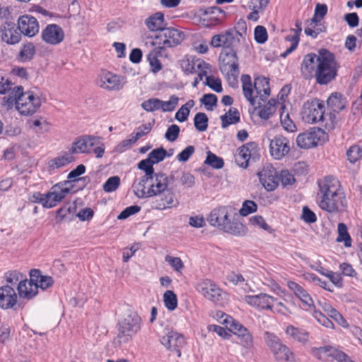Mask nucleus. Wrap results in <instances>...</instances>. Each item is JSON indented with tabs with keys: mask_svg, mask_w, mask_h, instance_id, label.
<instances>
[{
	"mask_svg": "<svg viewBox=\"0 0 362 362\" xmlns=\"http://www.w3.org/2000/svg\"><path fill=\"white\" fill-rule=\"evenodd\" d=\"M1 40L7 44L13 45L18 43L21 38V33L14 23H5L1 30Z\"/></svg>",
	"mask_w": 362,
	"mask_h": 362,
	"instance_id": "nucleus-26",
	"label": "nucleus"
},
{
	"mask_svg": "<svg viewBox=\"0 0 362 362\" xmlns=\"http://www.w3.org/2000/svg\"><path fill=\"white\" fill-rule=\"evenodd\" d=\"M35 46L32 43L25 45L20 52L21 57L24 60H30L35 54Z\"/></svg>",
	"mask_w": 362,
	"mask_h": 362,
	"instance_id": "nucleus-64",
	"label": "nucleus"
},
{
	"mask_svg": "<svg viewBox=\"0 0 362 362\" xmlns=\"http://www.w3.org/2000/svg\"><path fill=\"white\" fill-rule=\"evenodd\" d=\"M223 322L229 327L230 331L237 336L241 346L247 349L253 346V337L245 327L228 316L224 319Z\"/></svg>",
	"mask_w": 362,
	"mask_h": 362,
	"instance_id": "nucleus-13",
	"label": "nucleus"
},
{
	"mask_svg": "<svg viewBox=\"0 0 362 362\" xmlns=\"http://www.w3.org/2000/svg\"><path fill=\"white\" fill-rule=\"evenodd\" d=\"M70 182L66 181L56 184L45 194L43 206L52 208L59 203L69 193L70 187L68 186Z\"/></svg>",
	"mask_w": 362,
	"mask_h": 362,
	"instance_id": "nucleus-14",
	"label": "nucleus"
},
{
	"mask_svg": "<svg viewBox=\"0 0 362 362\" xmlns=\"http://www.w3.org/2000/svg\"><path fill=\"white\" fill-rule=\"evenodd\" d=\"M42 39L46 43L51 45H57L61 43L64 38L63 29L57 24H49L42 31Z\"/></svg>",
	"mask_w": 362,
	"mask_h": 362,
	"instance_id": "nucleus-23",
	"label": "nucleus"
},
{
	"mask_svg": "<svg viewBox=\"0 0 362 362\" xmlns=\"http://www.w3.org/2000/svg\"><path fill=\"white\" fill-rule=\"evenodd\" d=\"M254 88L257 98L259 97L262 100H264L270 95L269 79L265 77H257L254 81Z\"/></svg>",
	"mask_w": 362,
	"mask_h": 362,
	"instance_id": "nucleus-31",
	"label": "nucleus"
},
{
	"mask_svg": "<svg viewBox=\"0 0 362 362\" xmlns=\"http://www.w3.org/2000/svg\"><path fill=\"white\" fill-rule=\"evenodd\" d=\"M148 60L151 65V71L154 74L158 73L161 69L162 65L157 58V52L153 50L148 54Z\"/></svg>",
	"mask_w": 362,
	"mask_h": 362,
	"instance_id": "nucleus-56",
	"label": "nucleus"
},
{
	"mask_svg": "<svg viewBox=\"0 0 362 362\" xmlns=\"http://www.w3.org/2000/svg\"><path fill=\"white\" fill-rule=\"evenodd\" d=\"M325 135V132L320 128H310L300 133L296 137V144L300 148H310L317 146L319 141Z\"/></svg>",
	"mask_w": 362,
	"mask_h": 362,
	"instance_id": "nucleus-16",
	"label": "nucleus"
},
{
	"mask_svg": "<svg viewBox=\"0 0 362 362\" xmlns=\"http://www.w3.org/2000/svg\"><path fill=\"white\" fill-rule=\"evenodd\" d=\"M339 67L340 65L333 53L326 49H320L314 74L317 83L327 85L334 80Z\"/></svg>",
	"mask_w": 362,
	"mask_h": 362,
	"instance_id": "nucleus-4",
	"label": "nucleus"
},
{
	"mask_svg": "<svg viewBox=\"0 0 362 362\" xmlns=\"http://www.w3.org/2000/svg\"><path fill=\"white\" fill-rule=\"evenodd\" d=\"M286 333L294 340L301 343H305L308 340V333L306 331L293 325H288L286 327Z\"/></svg>",
	"mask_w": 362,
	"mask_h": 362,
	"instance_id": "nucleus-39",
	"label": "nucleus"
},
{
	"mask_svg": "<svg viewBox=\"0 0 362 362\" xmlns=\"http://www.w3.org/2000/svg\"><path fill=\"white\" fill-rule=\"evenodd\" d=\"M259 179L264 187L269 192L274 190L279 185L277 172L272 165H267L258 173Z\"/></svg>",
	"mask_w": 362,
	"mask_h": 362,
	"instance_id": "nucleus-22",
	"label": "nucleus"
},
{
	"mask_svg": "<svg viewBox=\"0 0 362 362\" xmlns=\"http://www.w3.org/2000/svg\"><path fill=\"white\" fill-rule=\"evenodd\" d=\"M334 346H325L320 347H313L310 349L311 354L322 361H329L332 358Z\"/></svg>",
	"mask_w": 362,
	"mask_h": 362,
	"instance_id": "nucleus-37",
	"label": "nucleus"
},
{
	"mask_svg": "<svg viewBox=\"0 0 362 362\" xmlns=\"http://www.w3.org/2000/svg\"><path fill=\"white\" fill-rule=\"evenodd\" d=\"M160 100L151 98L142 103L141 107L147 112H153L159 110Z\"/></svg>",
	"mask_w": 362,
	"mask_h": 362,
	"instance_id": "nucleus-62",
	"label": "nucleus"
},
{
	"mask_svg": "<svg viewBox=\"0 0 362 362\" xmlns=\"http://www.w3.org/2000/svg\"><path fill=\"white\" fill-rule=\"evenodd\" d=\"M98 85L108 90H119L122 88L120 76L106 70H102L97 79Z\"/></svg>",
	"mask_w": 362,
	"mask_h": 362,
	"instance_id": "nucleus-21",
	"label": "nucleus"
},
{
	"mask_svg": "<svg viewBox=\"0 0 362 362\" xmlns=\"http://www.w3.org/2000/svg\"><path fill=\"white\" fill-rule=\"evenodd\" d=\"M221 127L226 128L229 125L240 122V113L235 107H230L223 115L221 116Z\"/></svg>",
	"mask_w": 362,
	"mask_h": 362,
	"instance_id": "nucleus-38",
	"label": "nucleus"
},
{
	"mask_svg": "<svg viewBox=\"0 0 362 362\" xmlns=\"http://www.w3.org/2000/svg\"><path fill=\"white\" fill-rule=\"evenodd\" d=\"M317 64V55L315 53H309L305 55L301 63L300 71L303 77L310 79L314 76Z\"/></svg>",
	"mask_w": 362,
	"mask_h": 362,
	"instance_id": "nucleus-28",
	"label": "nucleus"
},
{
	"mask_svg": "<svg viewBox=\"0 0 362 362\" xmlns=\"http://www.w3.org/2000/svg\"><path fill=\"white\" fill-rule=\"evenodd\" d=\"M169 179H174V176L168 177L163 173H155L147 179L136 180L132 188L135 195L139 198L153 197L168 189Z\"/></svg>",
	"mask_w": 362,
	"mask_h": 362,
	"instance_id": "nucleus-3",
	"label": "nucleus"
},
{
	"mask_svg": "<svg viewBox=\"0 0 362 362\" xmlns=\"http://www.w3.org/2000/svg\"><path fill=\"white\" fill-rule=\"evenodd\" d=\"M175 187L166 189L165 191L155 194L153 196L155 198L151 202V208L155 210L163 211L177 207L179 202L172 191Z\"/></svg>",
	"mask_w": 362,
	"mask_h": 362,
	"instance_id": "nucleus-15",
	"label": "nucleus"
},
{
	"mask_svg": "<svg viewBox=\"0 0 362 362\" xmlns=\"http://www.w3.org/2000/svg\"><path fill=\"white\" fill-rule=\"evenodd\" d=\"M288 287L293 291L295 295L301 300L305 310H314V309H315L311 296L301 286L294 281H288Z\"/></svg>",
	"mask_w": 362,
	"mask_h": 362,
	"instance_id": "nucleus-27",
	"label": "nucleus"
},
{
	"mask_svg": "<svg viewBox=\"0 0 362 362\" xmlns=\"http://www.w3.org/2000/svg\"><path fill=\"white\" fill-rule=\"evenodd\" d=\"M194 105V101L193 100H189L185 104L182 105L178 111L176 112L175 118L180 122H185L189 115L190 109Z\"/></svg>",
	"mask_w": 362,
	"mask_h": 362,
	"instance_id": "nucleus-43",
	"label": "nucleus"
},
{
	"mask_svg": "<svg viewBox=\"0 0 362 362\" xmlns=\"http://www.w3.org/2000/svg\"><path fill=\"white\" fill-rule=\"evenodd\" d=\"M28 124L30 129L37 134H41L49 131V123L45 119L31 120Z\"/></svg>",
	"mask_w": 362,
	"mask_h": 362,
	"instance_id": "nucleus-42",
	"label": "nucleus"
},
{
	"mask_svg": "<svg viewBox=\"0 0 362 362\" xmlns=\"http://www.w3.org/2000/svg\"><path fill=\"white\" fill-rule=\"evenodd\" d=\"M244 300L250 305L262 310H271L274 303L276 301L275 298L265 293L245 296Z\"/></svg>",
	"mask_w": 362,
	"mask_h": 362,
	"instance_id": "nucleus-25",
	"label": "nucleus"
},
{
	"mask_svg": "<svg viewBox=\"0 0 362 362\" xmlns=\"http://www.w3.org/2000/svg\"><path fill=\"white\" fill-rule=\"evenodd\" d=\"M257 206L255 202L247 200L243 202V206L240 210V214L243 216H247L249 214L256 211Z\"/></svg>",
	"mask_w": 362,
	"mask_h": 362,
	"instance_id": "nucleus-63",
	"label": "nucleus"
},
{
	"mask_svg": "<svg viewBox=\"0 0 362 362\" xmlns=\"http://www.w3.org/2000/svg\"><path fill=\"white\" fill-rule=\"evenodd\" d=\"M338 237L337 238V242H344L345 247H350L351 245V239L348 233L346 226L340 223L338 224Z\"/></svg>",
	"mask_w": 362,
	"mask_h": 362,
	"instance_id": "nucleus-45",
	"label": "nucleus"
},
{
	"mask_svg": "<svg viewBox=\"0 0 362 362\" xmlns=\"http://www.w3.org/2000/svg\"><path fill=\"white\" fill-rule=\"evenodd\" d=\"M264 339L266 344L271 351L282 344L280 339L276 334L269 332H264Z\"/></svg>",
	"mask_w": 362,
	"mask_h": 362,
	"instance_id": "nucleus-51",
	"label": "nucleus"
},
{
	"mask_svg": "<svg viewBox=\"0 0 362 362\" xmlns=\"http://www.w3.org/2000/svg\"><path fill=\"white\" fill-rule=\"evenodd\" d=\"M254 35L255 41L259 44H263L267 40V32L262 25H258L255 28Z\"/></svg>",
	"mask_w": 362,
	"mask_h": 362,
	"instance_id": "nucleus-61",
	"label": "nucleus"
},
{
	"mask_svg": "<svg viewBox=\"0 0 362 362\" xmlns=\"http://www.w3.org/2000/svg\"><path fill=\"white\" fill-rule=\"evenodd\" d=\"M348 160L354 163L362 157V147L358 145L351 146L346 151Z\"/></svg>",
	"mask_w": 362,
	"mask_h": 362,
	"instance_id": "nucleus-50",
	"label": "nucleus"
},
{
	"mask_svg": "<svg viewBox=\"0 0 362 362\" xmlns=\"http://www.w3.org/2000/svg\"><path fill=\"white\" fill-rule=\"evenodd\" d=\"M313 315L317 322L324 327L331 329L334 328L333 322L320 311L314 309Z\"/></svg>",
	"mask_w": 362,
	"mask_h": 362,
	"instance_id": "nucleus-58",
	"label": "nucleus"
},
{
	"mask_svg": "<svg viewBox=\"0 0 362 362\" xmlns=\"http://www.w3.org/2000/svg\"><path fill=\"white\" fill-rule=\"evenodd\" d=\"M145 24L151 31H160L165 28L164 15L157 12L145 20Z\"/></svg>",
	"mask_w": 362,
	"mask_h": 362,
	"instance_id": "nucleus-32",
	"label": "nucleus"
},
{
	"mask_svg": "<svg viewBox=\"0 0 362 362\" xmlns=\"http://www.w3.org/2000/svg\"><path fill=\"white\" fill-rule=\"evenodd\" d=\"M290 151L288 139L282 136L276 135L269 143V152L271 156L276 160H280Z\"/></svg>",
	"mask_w": 362,
	"mask_h": 362,
	"instance_id": "nucleus-20",
	"label": "nucleus"
},
{
	"mask_svg": "<svg viewBox=\"0 0 362 362\" xmlns=\"http://www.w3.org/2000/svg\"><path fill=\"white\" fill-rule=\"evenodd\" d=\"M153 164L154 163L148 158L141 160L138 163V168L140 170H144L145 173L144 175L142 176L140 179H147L148 177L155 173L153 167Z\"/></svg>",
	"mask_w": 362,
	"mask_h": 362,
	"instance_id": "nucleus-48",
	"label": "nucleus"
},
{
	"mask_svg": "<svg viewBox=\"0 0 362 362\" xmlns=\"http://www.w3.org/2000/svg\"><path fill=\"white\" fill-rule=\"evenodd\" d=\"M196 288L198 292L206 300L216 305H221L223 303L225 293L211 280L204 279L198 283Z\"/></svg>",
	"mask_w": 362,
	"mask_h": 362,
	"instance_id": "nucleus-12",
	"label": "nucleus"
},
{
	"mask_svg": "<svg viewBox=\"0 0 362 362\" xmlns=\"http://www.w3.org/2000/svg\"><path fill=\"white\" fill-rule=\"evenodd\" d=\"M7 102L15 103L16 108L21 115H32L35 113L42 105L41 98L33 91H23L21 86L13 87Z\"/></svg>",
	"mask_w": 362,
	"mask_h": 362,
	"instance_id": "nucleus-5",
	"label": "nucleus"
},
{
	"mask_svg": "<svg viewBox=\"0 0 362 362\" xmlns=\"http://www.w3.org/2000/svg\"><path fill=\"white\" fill-rule=\"evenodd\" d=\"M276 360L284 362H296L294 354L285 344H281L279 346L271 351Z\"/></svg>",
	"mask_w": 362,
	"mask_h": 362,
	"instance_id": "nucleus-34",
	"label": "nucleus"
},
{
	"mask_svg": "<svg viewBox=\"0 0 362 362\" xmlns=\"http://www.w3.org/2000/svg\"><path fill=\"white\" fill-rule=\"evenodd\" d=\"M219 68L228 80L237 82L240 74L238 58L235 49L222 50L219 55Z\"/></svg>",
	"mask_w": 362,
	"mask_h": 362,
	"instance_id": "nucleus-9",
	"label": "nucleus"
},
{
	"mask_svg": "<svg viewBox=\"0 0 362 362\" xmlns=\"http://www.w3.org/2000/svg\"><path fill=\"white\" fill-rule=\"evenodd\" d=\"M258 144L255 142H249L238 148L235 155V161L238 165L243 168L248 166L250 158H255L258 156Z\"/></svg>",
	"mask_w": 362,
	"mask_h": 362,
	"instance_id": "nucleus-17",
	"label": "nucleus"
},
{
	"mask_svg": "<svg viewBox=\"0 0 362 362\" xmlns=\"http://www.w3.org/2000/svg\"><path fill=\"white\" fill-rule=\"evenodd\" d=\"M0 308L15 310L22 308L21 304L18 303V296L14 288L9 285L0 287Z\"/></svg>",
	"mask_w": 362,
	"mask_h": 362,
	"instance_id": "nucleus-19",
	"label": "nucleus"
},
{
	"mask_svg": "<svg viewBox=\"0 0 362 362\" xmlns=\"http://www.w3.org/2000/svg\"><path fill=\"white\" fill-rule=\"evenodd\" d=\"M18 26L21 33L28 37L35 36L39 31L37 19L30 15L20 17L18 20Z\"/></svg>",
	"mask_w": 362,
	"mask_h": 362,
	"instance_id": "nucleus-24",
	"label": "nucleus"
},
{
	"mask_svg": "<svg viewBox=\"0 0 362 362\" xmlns=\"http://www.w3.org/2000/svg\"><path fill=\"white\" fill-rule=\"evenodd\" d=\"M160 344L166 349L170 355H176L180 357L181 349L186 344L184 336L175 331L168 329L163 335L160 336Z\"/></svg>",
	"mask_w": 362,
	"mask_h": 362,
	"instance_id": "nucleus-11",
	"label": "nucleus"
},
{
	"mask_svg": "<svg viewBox=\"0 0 362 362\" xmlns=\"http://www.w3.org/2000/svg\"><path fill=\"white\" fill-rule=\"evenodd\" d=\"M73 160L74 157L72 156L66 154L52 159L49 162V168L51 170L58 169L71 163Z\"/></svg>",
	"mask_w": 362,
	"mask_h": 362,
	"instance_id": "nucleus-44",
	"label": "nucleus"
},
{
	"mask_svg": "<svg viewBox=\"0 0 362 362\" xmlns=\"http://www.w3.org/2000/svg\"><path fill=\"white\" fill-rule=\"evenodd\" d=\"M25 278L26 276L23 274L16 270L8 272L6 274V282L11 285L21 283Z\"/></svg>",
	"mask_w": 362,
	"mask_h": 362,
	"instance_id": "nucleus-54",
	"label": "nucleus"
},
{
	"mask_svg": "<svg viewBox=\"0 0 362 362\" xmlns=\"http://www.w3.org/2000/svg\"><path fill=\"white\" fill-rule=\"evenodd\" d=\"M324 102L317 98L308 100L303 103L301 110L302 119L309 124L320 122L326 129H334L338 118L334 113L325 114Z\"/></svg>",
	"mask_w": 362,
	"mask_h": 362,
	"instance_id": "nucleus-2",
	"label": "nucleus"
},
{
	"mask_svg": "<svg viewBox=\"0 0 362 362\" xmlns=\"http://www.w3.org/2000/svg\"><path fill=\"white\" fill-rule=\"evenodd\" d=\"M204 163L215 169H221L224 165L223 160L211 151L207 152Z\"/></svg>",
	"mask_w": 362,
	"mask_h": 362,
	"instance_id": "nucleus-49",
	"label": "nucleus"
},
{
	"mask_svg": "<svg viewBox=\"0 0 362 362\" xmlns=\"http://www.w3.org/2000/svg\"><path fill=\"white\" fill-rule=\"evenodd\" d=\"M141 319L136 313H130L119 322L118 333L113 339L115 347H121L124 344L129 342L132 337L141 329Z\"/></svg>",
	"mask_w": 362,
	"mask_h": 362,
	"instance_id": "nucleus-7",
	"label": "nucleus"
},
{
	"mask_svg": "<svg viewBox=\"0 0 362 362\" xmlns=\"http://www.w3.org/2000/svg\"><path fill=\"white\" fill-rule=\"evenodd\" d=\"M120 185V178L118 176H112L107 180L103 185V190L106 192L115 191Z\"/></svg>",
	"mask_w": 362,
	"mask_h": 362,
	"instance_id": "nucleus-55",
	"label": "nucleus"
},
{
	"mask_svg": "<svg viewBox=\"0 0 362 362\" xmlns=\"http://www.w3.org/2000/svg\"><path fill=\"white\" fill-rule=\"evenodd\" d=\"M327 104L332 113L337 114L346 106V102L342 95L338 93H333L327 100ZM337 116V115H335Z\"/></svg>",
	"mask_w": 362,
	"mask_h": 362,
	"instance_id": "nucleus-36",
	"label": "nucleus"
},
{
	"mask_svg": "<svg viewBox=\"0 0 362 362\" xmlns=\"http://www.w3.org/2000/svg\"><path fill=\"white\" fill-rule=\"evenodd\" d=\"M178 100V97L175 95H171L168 101H163L160 100L159 110H162L163 112H172L177 105Z\"/></svg>",
	"mask_w": 362,
	"mask_h": 362,
	"instance_id": "nucleus-52",
	"label": "nucleus"
},
{
	"mask_svg": "<svg viewBox=\"0 0 362 362\" xmlns=\"http://www.w3.org/2000/svg\"><path fill=\"white\" fill-rule=\"evenodd\" d=\"M100 138L93 135H83L75 140L69 152L72 154L89 153L91 148L100 144Z\"/></svg>",
	"mask_w": 362,
	"mask_h": 362,
	"instance_id": "nucleus-18",
	"label": "nucleus"
},
{
	"mask_svg": "<svg viewBox=\"0 0 362 362\" xmlns=\"http://www.w3.org/2000/svg\"><path fill=\"white\" fill-rule=\"evenodd\" d=\"M30 278H31V282H33L37 287V293L39 288L45 290L51 287L54 283L52 277L42 275L39 269H31Z\"/></svg>",
	"mask_w": 362,
	"mask_h": 362,
	"instance_id": "nucleus-29",
	"label": "nucleus"
},
{
	"mask_svg": "<svg viewBox=\"0 0 362 362\" xmlns=\"http://www.w3.org/2000/svg\"><path fill=\"white\" fill-rule=\"evenodd\" d=\"M17 290L19 297L27 300H31L37 295V287L31 282V278L29 281L25 278L18 283Z\"/></svg>",
	"mask_w": 362,
	"mask_h": 362,
	"instance_id": "nucleus-30",
	"label": "nucleus"
},
{
	"mask_svg": "<svg viewBox=\"0 0 362 362\" xmlns=\"http://www.w3.org/2000/svg\"><path fill=\"white\" fill-rule=\"evenodd\" d=\"M318 206L327 213L335 214L345 211L347 201L340 182L334 177H326L319 183Z\"/></svg>",
	"mask_w": 362,
	"mask_h": 362,
	"instance_id": "nucleus-1",
	"label": "nucleus"
},
{
	"mask_svg": "<svg viewBox=\"0 0 362 362\" xmlns=\"http://www.w3.org/2000/svg\"><path fill=\"white\" fill-rule=\"evenodd\" d=\"M217 96L211 93L204 94L201 99V103L206 106L208 110H212L213 107L217 105Z\"/></svg>",
	"mask_w": 362,
	"mask_h": 362,
	"instance_id": "nucleus-57",
	"label": "nucleus"
},
{
	"mask_svg": "<svg viewBox=\"0 0 362 362\" xmlns=\"http://www.w3.org/2000/svg\"><path fill=\"white\" fill-rule=\"evenodd\" d=\"M241 82L243 84V91L245 98L250 102L252 105H255L257 95L255 90H254V84L252 85L251 78L247 74H243L241 76Z\"/></svg>",
	"mask_w": 362,
	"mask_h": 362,
	"instance_id": "nucleus-33",
	"label": "nucleus"
},
{
	"mask_svg": "<svg viewBox=\"0 0 362 362\" xmlns=\"http://www.w3.org/2000/svg\"><path fill=\"white\" fill-rule=\"evenodd\" d=\"M208 117L204 112H198L194 118V127L199 132H204L208 127Z\"/></svg>",
	"mask_w": 362,
	"mask_h": 362,
	"instance_id": "nucleus-46",
	"label": "nucleus"
},
{
	"mask_svg": "<svg viewBox=\"0 0 362 362\" xmlns=\"http://www.w3.org/2000/svg\"><path fill=\"white\" fill-rule=\"evenodd\" d=\"M229 212L226 206H218L214 209L209 217L208 221L211 226L234 235H243L246 232L245 226L238 222L232 221L228 218Z\"/></svg>",
	"mask_w": 362,
	"mask_h": 362,
	"instance_id": "nucleus-6",
	"label": "nucleus"
},
{
	"mask_svg": "<svg viewBox=\"0 0 362 362\" xmlns=\"http://www.w3.org/2000/svg\"><path fill=\"white\" fill-rule=\"evenodd\" d=\"M276 105H281L275 99H271L258 112V115L262 119H268L276 111Z\"/></svg>",
	"mask_w": 362,
	"mask_h": 362,
	"instance_id": "nucleus-40",
	"label": "nucleus"
},
{
	"mask_svg": "<svg viewBox=\"0 0 362 362\" xmlns=\"http://www.w3.org/2000/svg\"><path fill=\"white\" fill-rule=\"evenodd\" d=\"M167 156V151L163 147L156 148L149 153L148 158L154 163L163 160Z\"/></svg>",
	"mask_w": 362,
	"mask_h": 362,
	"instance_id": "nucleus-53",
	"label": "nucleus"
},
{
	"mask_svg": "<svg viewBox=\"0 0 362 362\" xmlns=\"http://www.w3.org/2000/svg\"><path fill=\"white\" fill-rule=\"evenodd\" d=\"M281 110L280 121L284 129L289 132H296L297 129L296 126L290 118L288 112L285 111L286 107L283 104L281 105Z\"/></svg>",
	"mask_w": 362,
	"mask_h": 362,
	"instance_id": "nucleus-41",
	"label": "nucleus"
},
{
	"mask_svg": "<svg viewBox=\"0 0 362 362\" xmlns=\"http://www.w3.org/2000/svg\"><path fill=\"white\" fill-rule=\"evenodd\" d=\"M240 31L230 29L215 35L211 37V45L214 47H223L222 50L235 49V47L240 43V38L246 35L247 28L245 23H238Z\"/></svg>",
	"mask_w": 362,
	"mask_h": 362,
	"instance_id": "nucleus-8",
	"label": "nucleus"
},
{
	"mask_svg": "<svg viewBox=\"0 0 362 362\" xmlns=\"http://www.w3.org/2000/svg\"><path fill=\"white\" fill-rule=\"evenodd\" d=\"M205 83L216 93H221L223 90L221 81L218 78L213 76H206Z\"/></svg>",
	"mask_w": 362,
	"mask_h": 362,
	"instance_id": "nucleus-60",
	"label": "nucleus"
},
{
	"mask_svg": "<svg viewBox=\"0 0 362 362\" xmlns=\"http://www.w3.org/2000/svg\"><path fill=\"white\" fill-rule=\"evenodd\" d=\"M163 301L169 310H174L177 306V296L173 291L168 290L164 293Z\"/></svg>",
	"mask_w": 362,
	"mask_h": 362,
	"instance_id": "nucleus-47",
	"label": "nucleus"
},
{
	"mask_svg": "<svg viewBox=\"0 0 362 362\" xmlns=\"http://www.w3.org/2000/svg\"><path fill=\"white\" fill-rule=\"evenodd\" d=\"M180 183L184 188H192L195 185V178L189 173L183 172L179 178Z\"/></svg>",
	"mask_w": 362,
	"mask_h": 362,
	"instance_id": "nucleus-59",
	"label": "nucleus"
},
{
	"mask_svg": "<svg viewBox=\"0 0 362 362\" xmlns=\"http://www.w3.org/2000/svg\"><path fill=\"white\" fill-rule=\"evenodd\" d=\"M302 23L300 20H297L296 21V29H292L291 31L294 33L293 35H287L286 37V40L288 41L291 42V45L286 49V50L281 54V57H286L288 54L291 53L293 51H294L296 47H298V42H299V36L302 31L301 28Z\"/></svg>",
	"mask_w": 362,
	"mask_h": 362,
	"instance_id": "nucleus-35",
	"label": "nucleus"
},
{
	"mask_svg": "<svg viewBox=\"0 0 362 362\" xmlns=\"http://www.w3.org/2000/svg\"><path fill=\"white\" fill-rule=\"evenodd\" d=\"M184 39L185 34L183 32L170 27L162 30V32H160L154 37L153 44L157 45L160 49H165L180 45Z\"/></svg>",
	"mask_w": 362,
	"mask_h": 362,
	"instance_id": "nucleus-10",
	"label": "nucleus"
}]
</instances>
